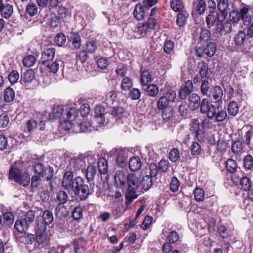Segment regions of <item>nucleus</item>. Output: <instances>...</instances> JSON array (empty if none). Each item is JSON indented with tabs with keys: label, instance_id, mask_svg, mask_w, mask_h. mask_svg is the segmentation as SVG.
<instances>
[{
	"label": "nucleus",
	"instance_id": "1",
	"mask_svg": "<svg viewBox=\"0 0 253 253\" xmlns=\"http://www.w3.org/2000/svg\"><path fill=\"white\" fill-rule=\"evenodd\" d=\"M189 107L192 110H195L200 107L202 114H206L210 119H214L215 123L222 122L227 117L225 111L219 108L216 109L214 105L210 104L208 98H204L201 101L200 96L196 93H192L189 96Z\"/></svg>",
	"mask_w": 253,
	"mask_h": 253
},
{
	"label": "nucleus",
	"instance_id": "2",
	"mask_svg": "<svg viewBox=\"0 0 253 253\" xmlns=\"http://www.w3.org/2000/svg\"><path fill=\"white\" fill-rule=\"evenodd\" d=\"M226 17L222 13L210 11L206 18V22L209 28L215 26V30L221 34H226L231 32V22L225 21Z\"/></svg>",
	"mask_w": 253,
	"mask_h": 253
},
{
	"label": "nucleus",
	"instance_id": "3",
	"mask_svg": "<svg viewBox=\"0 0 253 253\" xmlns=\"http://www.w3.org/2000/svg\"><path fill=\"white\" fill-rule=\"evenodd\" d=\"M8 179L23 187H27L30 181V175L29 172L22 168L20 163L16 162L10 166Z\"/></svg>",
	"mask_w": 253,
	"mask_h": 253
},
{
	"label": "nucleus",
	"instance_id": "4",
	"mask_svg": "<svg viewBox=\"0 0 253 253\" xmlns=\"http://www.w3.org/2000/svg\"><path fill=\"white\" fill-rule=\"evenodd\" d=\"M71 190L81 201L85 200L90 194L88 185L84 184V179L81 176L75 177V186Z\"/></svg>",
	"mask_w": 253,
	"mask_h": 253
},
{
	"label": "nucleus",
	"instance_id": "5",
	"mask_svg": "<svg viewBox=\"0 0 253 253\" xmlns=\"http://www.w3.org/2000/svg\"><path fill=\"white\" fill-rule=\"evenodd\" d=\"M35 218L34 212L32 211H28L25 213L24 217H21L15 221V229L19 233L25 232L28 229L30 224L34 221Z\"/></svg>",
	"mask_w": 253,
	"mask_h": 253
},
{
	"label": "nucleus",
	"instance_id": "6",
	"mask_svg": "<svg viewBox=\"0 0 253 253\" xmlns=\"http://www.w3.org/2000/svg\"><path fill=\"white\" fill-rule=\"evenodd\" d=\"M249 11V8L246 7L242 8L240 11H232L229 15L230 21L236 23L241 19L244 25H249L252 20Z\"/></svg>",
	"mask_w": 253,
	"mask_h": 253
},
{
	"label": "nucleus",
	"instance_id": "7",
	"mask_svg": "<svg viewBox=\"0 0 253 253\" xmlns=\"http://www.w3.org/2000/svg\"><path fill=\"white\" fill-rule=\"evenodd\" d=\"M155 26V20L151 17L149 18L147 22L141 23L139 24L137 30L134 32V36L137 38L144 37L154 29Z\"/></svg>",
	"mask_w": 253,
	"mask_h": 253
},
{
	"label": "nucleus",
	"instance_id": "8",
	"mask_svg": "<svg viewBox=\"0 0 253 253\" xmlns=\"http://www.w3.org/2000/svg\"><path fill=\"white\" fill-rule=\"evenodd\" d=\"M176 97V93L171 89L168 90L166 93L161 96L157 103L159 110H164L166 108L170 103L173 102Z\"/></svg>",
	"mask_w": 253,
	"mask_h": 253
},
{
	"label": "nucleus",
	"instance_id": "9",
	"mask_svg": "<svg viewBox=\"0 0 253 253\" xmlns=\"http://www.w3.org/2000/svg\"><path fill=\"white\" fill-rule=\"evenodd\" d=\"M59 62L61 63V61H49L45 63H41L39 66L40 72L44 75H47L48 73H56L59 68Z\"/></svg>",
	"mask_w": 253,
	"mask_h": 253
},
{
	"label": "nucleus",
	"instance_id": "10",
	"mask_svg": "<svg viewBox=\"0 0 253 253\" xmlns=\"http://www.w3.org/2000/svg\"><path fill=\"white\" fill-rule=\"evenodd\" d=\"M193 42L195 44H199L202 42L209 41L211 37V32L207 29H201L200 31H195L192 34Z\"/></svg>",
	"mask_w": 253,
	"mask_h": 253
},
{
	"label": "nucleus",
	"instance_id": "11",
	"mask_svg": "<svg viewBox=\"0 0 253 253\" xmlns=\"http://www.w3.org/2000/svg\"><path fill=\"white\" fill-rule=\"evenodd\" d=\"M75 178H74L73 171L68 170L64 174L62 186L67 190H71L75 186Z\"/></svg>",
	"mask_w": 253,
	"mask_h": 253
},
{
	"label": "nucleus",
	"instance_id": "12",
	"mask_svg": "<svg viewBox=\"0 0 253 253\" xmlns=\"http://www.w3.org/2000/svg\"><path fill=\"white\" fill-rule=\"evenodd\" d=\"M13 13V5L4 3L3 0H0V15L5 19H9Z\"/></svg>",
	"mask_w": 253,
	"mask_h": 253
},
{
	"label": "nucleus",
	"instance_id": "13",
	"mask_svg": "<svg viewBox=\"0 0 253 253\" xmlns=\"http://www.w3.org/2000/svg\"><path fill=\"white\" fill-rule=\"evenodd\" d=\"M127 183L128 187L138 189L141 185L140 175L129 173L127 175Z\"/></svg>",
	"mask_w": 253,
	"mask_h": 253
},
{
	"label": "nucleus",
	"instance_id": "14",
	"mask_svg": "<svg viewBox=\"0 0 253 253\" xmlns=\"http://www.w3.org/2000/svg\"><path fill=\"white\" fill-rule=\"evenodd\" d=\"M35 79V73L33 70L28 69L21 77V82L25 85H28Z\"/></svg>",
	"mask_w": 253,
	"mask_h": 253
},
{
	"label": "nucleus",
	"instance_id": "15",
	"mask_svg": "<svg viewBox=\"0 0 253 253\" xmlns=\"http://www.w3.org/2000/svg\"><path fill=\"white\" fill-rule=\"evenodd\" d=\"M55 49L53 47L47 48L42 53L41 63L52 61L55 56Z\"/></svg>",
	"mask_w": 253,
	"mask_h": 253
},
{
	"label": "nucleus",
	"instance_id": "16",
	"mask_svg": "<svg viewBox=\"0 0 253 253\" xmlns=\"http://www.w3.org/2000/svg\"><path fill=\"white\" fill-rule=\"evenodd\" d=\"M127 158V152L125 149L117 150L116 161L117 164L122 168L126 166Z\"/></svg>",
	"mask_w": 253,
	"mask_h": 253
},
{
	"label": "nucleus",
	"instance_id": "17",
	"mask_svg": "<svg viewBox=\"0 0 253 253\" xmlns=\"http://www.w3.org/2000/svg\"><path fill=\"white\" fill-rule=\"evenodd\" d=\"M193 89V83L190 80H187L183 88L180 89L179 92V97L181 99H184L187 96L190 94Z\"/></svg>",
	"mask_w": 253,
	"mask_h": 253
},
{
	"label": "nucleus",
	"instance_id": "18",
	"mask_svg": "<svg viewBox=\"0 0 253 253\" xmlns=\"http://www.w3.org/2000/svg\"><path fill=\"white\" fill-rule=\"evenodd\" d=\"M190 130L195 133V136L198 140L202 139L203 131L200 129V121L198 119L193 120L191 124Z\"/></svg>",
	"mask_w": 253,
	"mask_h": 253
},
{
	"label": "nucleus",
	"instance_id": "19",
	"mask_svg": "<svg viewBox=\"0 0 253 253\" xmlns=\"http://www.w3.org/2000/svg\"><path fill=\"white\" fill-rule=\"evenodd\" d=\"M114 179L116 184L118 186H122L126 184L127 181V175L125 171L117 170L115 173Z\"/></svg>",
	"mask_w": 253,
	"mask_h": 253
},
{
	"label": "nucleus",
	"instance_id": "20",
	"mask_svg": "<svg viewBox=\"0 0 253 253\" xmlns=\"http://www.w3.org/2000/svg\"><path fill=\"white\" fill-rule=\"evenodd\" d=\"M128 166L131 171H135L139 170L142 167V163L139 157L135 156L131 157L129 161Z\"/></svg>",
	"mask_w": 253,
	"mask_h": 253
},
{
	"label": "nucleus",
	"instance_id": "21",
	"mask_svg": "<svg viewBox=\"0 0 253 253\" xmlns=\"http://www.w3.org/2000/svg\"><path fill=\"white\" fill-rule=\"evenodd\" d=\"M96 117L98 120L100 124H103L105 121L104 115L105 114V108L101 105H97L94 110Z\"/></svg>",
	"mask_w": 253,
	"mask_h": 253
},
{
	"label": "nucleus",
	"instance_id": "22",
	"mask_svg": "<svg viewBox=\"0 0 253 253\" xmlns=\"http://www.w3.org/2000/svg\"><path fill=\"white\" fill-rule=\"evenodd\" d=\"M16 239L17 242L19 243L31 244L35 240V236L34 235L32 234H25L17 236Z\"/></svg>",
	"mask_w": 253,
	"mask_h": 253
},
{
	"label": "nucleus",
	"instance_id": "23",
	"mask_svg": "<svg viewBox=\"0 0 253 253\" xmlns=\"http://www.w3.org/2000/svg\"><path fill=\"white\" fill-rule=\"evenodd\" d=\"M223 92L222 88L219 85H215L212 92L213 101L219 103L222 101Z\"/></svg>",
	"mask_w": 253,
	"mask_h": 253
},
{
	"label": "nucleus",
	"instance_id": "24",
	"mask_svg": "<svg viewBox=\"0 0 253 253\" xmlns=\"http://www.w3.org/2000/svg\"><path fill=\"white\" fill-rule=\"evenodd\" d=\"M82 161L79 159L72 158L70 161L69 164L68 165L69 170H72L74 173H76L77 171L82 169L81 164Z\"/></svg>",
	"mask_w": 253,
	"mask_h": 253
},
{
	"label": "nucleus",
	"instance_id": "25",
	"mask_svg": "<svg viewBox=\"0 0 253 253\" xmlns=\"http://www.w3.org/2000/svg\"><path fill=\"white\" fill-rule=\"evenodd\" d=\"M138 189L128 186L126 193V204H130L134 199L137 198L136 190Z\"/></svg>",
	"mask_w": 253,
	"mask_h": 253
},
{
	"label": "nucleus",
	"instance_id": "26",
	"mask_svg": "<svg viewBox=\"0 0 253 253\" xmlns=\"http://www.w3.org/2000/svg\"><path fill=\"white\" fill-rule=\"evenodd\" d=\"M134 17L138 21L142 20L144 17L145 11L144 7L140 4H137L133 11Z\"/></svg>",
	"mask_w": 253,
	"mask_h": 253
},
{
	"label": "nucleus",
	"instance_id": "27",
	"mask_svg": "<svg viewBox=\"0 0 253 253\" xmlns=\"http://www.w3.org/2000/svg\"><path fill=\"white\" fill-rule=\"evenodd\" d=\"M189 16L188 13L185 11H182L179 12L177 16L176 24L179 27L184 26L186 22V20Z\"/></svg>",
	"mask_w": 253,
	"mask_h": 253
},
{
	"label": "nucleus",
	"instance_id": "28",
	"mask_svg": "<svg viewBox=\"0 0 253 253\" xmlns=\"http://www.w3.org/2000/svg\"><path fill=\"white\" fill-rule=\"evenodd\" d=\"M78 116V109L75 107L71 108L66 113L67 121L71 125L70 122L75 120Z\"/></svg>",
	"mask_w": 253,
	"mask_h": 253
},
{
	"label": "nucleus",
	"instance_id": "29",
	"mask_svg": "<svg viewBox=\"0 0 253 253\" xmlns=\"http://www.w3.org/2000/svg\"><path fill=\"white\" fill-rule=\"evenodd\" d=\"M98 167L99 172L101 174H105L108 170V163L104 157H100L98 159Z\"/></svg>",
	"mask_w": 253,
	"mask_h": 253
},
{
	"label": "nucleus",
	"instance_id": "30",
	"mask_svg": "<svg viewBox=\"0 0 253 253\" xmlns=\"http://www.w3.org/2000/svg\"><path fill=\"white\" fill-rule=\"evenodd\" d=\"M30 179L31 191L34 192L38 189V187L41 183V178L40 175H34Z\"/></svg>",
	"mask_w": 253,
	"mask_h": 253
},
{
	"label": "nucleus",
	"instance_id": "31",
	"mask_svg": "<svg viewBox=\"0 0 253 253\" xmlns=\"http://www.w3.org/2000/svg\"><path fill=\"white\" fill-rule=\"evenodd\" d=\"M96 169L94 166L89 165L87 167L85 172V177L88 182L93 180L96 174Z\"/></svg>",
	"mask_w": 253,
	"mask_h": 253
},
{
	"label": "nucleus",
	"instance_id": "32",
	"mask_svg": "<svg viewBox=\"0 0 253 253\" xmlns=\"http://www.w3.org/2000/svg\"><path fill=\"white\" fill-rule=\"evenodd\" d=\"M153 182L152 177L149 175H146L141 180V186L145 191L148 190L152 186Z\"/></svg>",
	"mask_w": 253,
	"mask_h": 253
},
{
	"label": "nucleus",
	"instance_id": "33",
	"mask_svg": "<svg viewBox=\"0 0 253 253\" xmlns=\"http://www.w3.org/2000/svg\"><path fill=\"white\" fill-rule=\"evenodd\" d=\"M67 208L62 205H58L55 209V214L59 217H66L68 215Z\"/></svg>",
	"mask_w": 253,
	"mask_h": 253
},
{
	"label": "nucleus",
	"instance_id": "34",
	"mask_svg": "<svg viewBox=\"0 0 253 253\" xmlns=\"http://www.w3.org/2000/svg\"><path fill=\"white\" fill-rule=\"evenodd\" d=\"M170 3L171 8L174 11H180L184 7L183 0H171Z\"/></svg>",
	"mask_w": 253,
	"mask_h": 253
},
{
	"label": "nucleus",
	"instance_id": "35",
	"mask_svg": "<svg viewBox=\"0 0 253 253\" xmlns=\"http://www.w3.org/2000/svg\"><path fill=\"white\" fill-rule=\"evenodd\" d=\"M152 81V75L147 70L143 71L141 74L140 82L142 85H146Z\"/></svg>",
	"mask_w": 253,
	"mask_h": 253
},
{
	"label": "nucleus",
	"instance_id": "36",
	"mask_svg": "<svg viewBox=\"0 0 253 253\" xmlns=\"http://www.w3.org/2000/svg\"><path fill=\"white\" fill-rule=\"evenodd\" d=\"M216 51V45L214 42H209L206 47H205V54L209 57L213 56Z\"/></svg>",
	"mask_w": 253,
	"mask_h": 253
},
{
	"label": "nucleus",
	"instance_id": "37",
	"mask_svg": "<svg viewBox=\"0 0 253 253\" xmlns=\"http://www.w3.org/2000/svg\"><path fill=\"white\" fill-rule=\"evenodd\" d=\"M15 98V92L14 90L8 87L6 88L4 91V99L6 102H10L12 101Z\"/></svg>",
	"mask_w": 253,
	"mask_h": 253
},
{
	"label": "nucleus",
	"instance_id": "38",
	"mask_svg": "<svg viewBox=\"0 0 253 253\" xmlns=\"http://www.w3.org/2000/svg\"><path fill=\"white\" fill-rule=\"evenodd\" d=\"M239 112V107L237 103L235 101H231L228 106V114L233 116H236Z\"/></svg>",
	"mask_w": 253,
	"mask_h": 253
},
{
	"label": "nucleus",
	"instance_id": "39",
	"mask_svg": "<svg viewBox=\"0 0 253 253\" xmlns=\"http://www.w3.org/2000/svg\"><path fill=\"white\" fill-rule=\"evenodd\" d=\"M26 10L31 17H33L38 13V7L35 3H29L26 6Z\"/></svg>",
	"mask_w": 253,
	"mask_h": 253
},
{
	"label": "nucleus",
	"instance_id": "40",
	"mask_svg": "<svg viewBox=\"0 0 253 253\" xmlns=\"http://www.w3.org/2000/svg\"><path fill=\"white\" fill-rule=\"evenodd\" d=\"M146 92L149 96L155 97L159 93V88L156 85L151 84L147 86Z\"/></svg>",
	"mask_w": 253,
	"mask_h": 253
},
{
	"label": "nucleus",
	"instance_id": "41",
	"mask_svg": "<svg viewBox=\"0 0 253 253\" xmlns=\"http://www.w3.org/2000/svg\"><path fill=\"white\" fill-rule=\"evenodd\" d=\"M227 170L231 173L235 172L237 168V165L236 162L232 159H228L226 163Z\"/></svg>",
	"mask_w": 253,
	"mask_h": 253
},
{
	"label": "nucleus",
	"instance_id": "42",
	"mask_svg": "<svg viewBox=\"0 0 253 253\" xmlns=\"http://www.w3.org/2000/svg\"><path fill=\"white\" fill-rule=\"evenodd\" d=\"M42 218L44 221V224L49 225L53 221V216L52 212L48 210H45L42 214Z\"/></svg>",
	"mask_w": 253,
	"mask_h": 253
},
{
	"label": "nucleus",
	"instance_id": "43",
	"mask_svg": "<svg viewBox=\"0 0 253 253\" xmlns=\"http://www.w3.org/2000/svg\"><path fill=\"white\" fill-rule=\"evenodd\" d=\"M132 86V82L131 80L128 78H124L121 83V88L123 90L127 91L129 90Z\"/></svg>",
	"mask_w": 253,
	"mask_h": 253
},
{
	"label": "nucleus",
	"instance_id": "44",
	"mask_svg": "<svg viewBox=\"0 0 253 253\" xmlns=\"http://www.w3.org/2000/svg\"><path fill=\"white\" fill-rule=\"evenodd\" d=\"M228 0H219L217 8L220 11L219 13H222L225 14V17H226L227 13L226 10L228 7Z\"/></svg>",
	"mask_w": 253,
	"mask_h": 253
},
{
	"label": "nucleus",
	"instance_id": "45",
	"mask_svg": "<svg viewBox=\"0 0 253 253\" xmlns=\"http://www.w3.org/2000/svg\"><path fill=\"white\" fill-rule=\"evenodd\" d=\"M243 166L245 169H251L253 167V157L248 154L246 156L243 160Z\"/></svg>",
	"mask_w": 253,
	"mask_h": 253
},
{
	"label": "nucleus",
	"instance_id": "46",
	"mask_svg": "<svg viewBox=\"0 0 253 253\" xmlns=\"http://www.w3.org/2000/svg\"><path fill=\"white\" fill-rule=\"evenodd\" d=\"M211 89L209 82L207 80H203L201 84L200 90L201 94L204 96L208 95V92Z\"/></svg>",
	"mask_w": 253,
	"mask_h": 253
},
{
	"label": "nucleus",
	"instance_id": "47",
	"mask_svg": "<svg viewBox=\"0 0 253 253\" xmlns=\"http://www.w3.org/2000/svg\"><path fill=\"white\" fill-rule=\"evenodd\" d=\"M56 198L59 205H63L67 202L68 196L66 192L60 191L57 193Z\"/></svg>",
	"mask_w": 253,
	"mask_h": 253
},
{
	"label": "nucleus",
	"instance_id": "48",
	"mask_svg": "<svg viewBox=\"0 0 253 253\" xmlns=\"http://www.w3.org/2000/svg\"><path fill=\"white\" fill-rule=\"evenodd\" d=\"M174 42L171 40H167L164 44V50L168 54H170L173 50Z\"/></svg>",
	"mask_w": 253,
	"mask_h": 253
},
{
	"label": "nucleus",
	"instance_id": "49",
	"mask_svg": "<svg viewBox=\"0 0 253 253\" xmlns=\"http://www.w3.org/2000/svg\"><path fill=\"white\" fill-rule=\"evenodd\" d=\"M36 58L34 55H29L24 58L23 60V65L27 67L32 66L35 63Z\"/></svg>",
	"mask_w": 253,
	"mask_h": 253
},
{
	"label": "nucleus",
	"instance_id": "50",
	"mask_svg": "<svg viewBox=\"0 0 253 253\" xmlns=\"http://www.w3.org/2000/svg\"><path fill=\"white\" fill-rule=\"evenodd\" d=\"M53 173V170L52 168L50 167H47L44 168L41 176L44 178L45 180H48L52 177Z\"/></svg>",
	"mask_w": 253,
	"mask_h": 253
},
{
	"label": "nucleus",
	"instance_id": "51",
	"mask_svg": "<svg viewBox=\"0 0 253 253\" xmlns=\"http://www.w3.org/2000/svg\"><path fill=\"white\" fill-rule=\"evenodd\" d=\"M251 184L252 183L250 179L247 176L243 177L240 181V184L246 191H248L250 189Z\"/></svg>",
	"mask_w": 253,
	"mask_h": 253
},
{
	"label": "nucleus",
	"instance_id": "52",
	"mask_svg": "<svg viewBox=\"0 0 253 253\" xmlns=\"http://www.w3.org/2000/svg\"><path fill=\"white\" fill-rule=\"evenodd\" d=\"M73 217L75 220H79L83 217V209L80 206L76 207L73 211Z\"/></svg>",
	"mask_w": 253,
	"mask_h": 253
},
{
	"label": "nucleus",
	"instance_id": "53",
	"mask_svg": "<svg viewBox=\"0 0 253 253\" xmlns=\"http://www.w3.org/2000/svg\"><path fill=\"white\" fill-rule=\"evenodd\" d=\"M195 199L196 201H202L204 199V192L202 188L197 187L194 192Z\"/></svg>",
	"mask_w": 253,
	"mask_h": 253
},
{
	"label": "nucleus",
	"instance_id": "54",
	"mask_svg": "<svg viewBox=\"0 0 253 253\" xmlns=\"http://www.w3.org/2000/svg\"><path fill=\"white\" fill-rule=\"evenodd\" d=\"M246 34L244 32H239L234 38V41L236 45H241L246 38Z\"/></svg>",
	"mask_w": 253,
	"mask_h": 253
},
{
	"label": "nucleus",
	"instance_id": "55",
	"mask_svg": "<svg viewBox=\"0 0 253 253\" xmlns=\"http://www.w3.org/2000/svg\"><path fill=\"white\" fill-rule=\"evenodd\" d=\"M231 149L234 154H239L243 149L242 143L239 140L234 141L232 143Z\"/></svg>",
	"mask_w": 253,
	"mask_h": 253
},
{
	"label": "nucleus",
	"instance_id": "56",
	"mask_svg": "<svg viewBox=\"0 0 253 253\" xmlns=\"http://www.w3.org/2000/svg\"><path fill=\"white\" fill-rule=\"evenodd\" d=\"M218 233L221 238L227 239L229 235L227 227L224 225H220L217 228Z\"/></svg>",
	"mask_w": 253,
	"mask_h": 253
},
{
	"label": "nucleus",
	"instance_id": "57",
	"mask_svg": "<svg viewBox=\"0 0 253 253\" xmlns=\"http://www.w3.org/2000/svg\"><path fill=\"white\" fill-rule=\"evenodd\" d=\"M36 240L39 244H42L47 240V236L45 231L36 232Z\"/></svg>",
	"mask_w": 253,
	"mask_h": 253
},
{
	"label": "nucleus",
	"instance_id": "58",
	"mask_svg": "<svg viewBox=\"0 0 253 253\" xmlns=\"http://www.w3.org/2000/svg\"><path fill=\"white\" fill-rule=\"evenodd\" d=\"M2 214L5 221H6L8 224L11 225L13 224L14 221V216L12 212H2Z\"/></svg>",
	"mask_w": 253,
	"mask_h": 253
},
{
	"label": "nucleus",
	"instance_id": "59",
	"mask_svg": "<svg viewBox=\"0 0 253 253\" xmlns=\"http://www.w3.org/2000/svg\"><path fill=\"white\" fill-rule=\"evenodd\" d=\"M169 160L173 162H176L179 158V152L178 149L176 148L172 149L169 155Z\"/></svg>",
	"mask_w": 253,
	"mask_h": 253
},
{
	"label": "nucleus",
	"instance_id": "60",
	"mask_svg": "<svg viewBox=\"0 0 253 253\" xmlns=\"http://www.w3.org/2000/svg\"><path fill=\"white\" fill-rule=\"evenodd\" d=\"M180 182L178 179L174 176L170 183V189L172 192H176L179 187Z\"/></svg>",
	"mask_w": 253,
	"mask_h": 253
},
{
	"label": "nucleus",
	"instance_id": "61",
	"mask_svg": "<svg viewBox=\"0 0 253 253\" xmlns=\"http://www.w3.org/2000/svg\"><path fill=\"white\" fill-rule=\"evenodd\" d=\"M85 45L86 51L90 53L93 52L97 48L96 42L93 40L87 42Z\"/></svg>",
	"mask_w": 253,
	"mask_h": 253
},
{
	"label": "nucleus",
	"instance_id": "62",
	"mask_svg": "<svg viewBox=\"0 0 253 253\" xmlns=\"http://www.w3.org/2000/svg\"><path fill=\"white\" fill-rule=\"evenodd\" d=\"M54 42L58 46H62L66 42V37L63 33L58 34L54 38Z\"/></svg>",
	"mask_w": 253,
	"mask_h": 253
},
{
	"label": "nucleus",
	"instance_id": "63",
	"mask_svg": "<svg viewBox=\"0 0 253 253\" xmlns=\"http://www.w3.org/2000/svg\"><path fill=\"white\" fill-rule=\"evenodd\" d=\"M19 79V74L16 70L12 71L8 75V80L11 84L16 83Z\"/></svg>",
	"mask_w": 253,
	"mask_h": 253
},
{
	"label": "nucleus",
	"instance_id": "64",
	"mask_svg": "<svg viewBox=\"0 0 253 253\" xmlns=\"http://www.w3.org/2000/svg\"><path fill=\"white\" fill-rule=\"evenodd\" d=\"M169 163L168 161L165 159H162L159 163V171L166 172L169 168Z\"/></svg>",
	"mask_w": 253,
	"mask_h": 253
}]
</instances>
